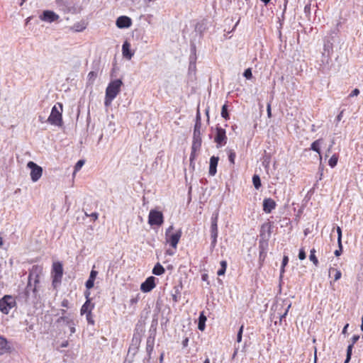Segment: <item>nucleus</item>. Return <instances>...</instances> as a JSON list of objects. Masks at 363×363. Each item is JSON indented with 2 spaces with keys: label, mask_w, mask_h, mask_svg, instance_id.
Listing matches in <instances>:
<instances>
[{
  "label": "nucleus",
  "mask_w": 363,
  "mask_h": 363,
  "mask_svg": "<svg viewBox=\"0 0 363 363\" xmlns=\"http://www.w3.org/2000/svg\"><path fill=\"white\" fill-rule=\"evenodd\" d=\"M122 84L123 82L121 79H115L108 84L104 100V105L106 106H109L111 104L113 100L121 91Z\"/></svg>",
  "instance_id": "obj_1"
},
{
  "label": "nucleus",
  "mask_w": 363,
  "mask_h": 363,
  "mask_svg": "<svg viewBox=\"0 0 363 363\" xmlns=\"http://www.w3.org/2000/svg\"><path fill=\"white\" fill-rule=\"evenodd\" d=\"M42 272V267L38 265L33 266L28 276V281L26 286V291L28 293L30 290L35 294L37 285L39 283V274Z\"/></svg>",
  "instance_id": "obj_2"
},
{
  "label": "nucleus",
  "mask_w": 363,
  "mask_h": 363,
  "mask_svg": "<svg viewBox=\"0 0 363 363\" xmlns=\"http://www.w3.org/2000/svg\"><path fill=\"white\" fill-rule=\"evenodd\" d=\"M62 104L60 103H57V105H55L51 111L50 115L47 119V122L50 124L56 125V126H62Z\"/></svg>",
  "instance_id": "obj_3"
},
{
  "label": "nucleus",
  "mask_w": 363,
  "mask_h": 363,
  "mask_svg": "<svg viewBox=\"0 0 363 363\" xmlns=\"http://www.w3.org/2000/svg\"><path fill=\"white\" fill-rule=\"evenodd\" d=\"M201 123L200 115L199 113H198L196 116V122L194 130L193 143L191 147L192 152L191 156H192L194 152L199 150L201 146Z\"/></svg>",
  "instance_id": "obj_4"
},
{
  "label": "nucleus",
  "mask_w": 363,
  "mask_h": 363,
  "mask_svg": "<svg viewBox=\"0 0 363 363\" xmlns=\"http://www.w3.org/2000/svg\"><path fill=\"white\" fill-rule=\"evenodd\" d=\"M15 306L16 301L11 296L6 295L0 299V311L4 314H9Z\"/></svg>",
  "instance_id": "obj_5"
},
{
  "label": "nucleus",
  "mask_w": 363,
  "mask_h": 363,
  "mask_svg": "<svg viewBox=\"0 0 363 363\" xmlns=\"http://www.w3.org/2000/svg\"><path fill=\"white\" fill-rule=\"evenodd\" d=\"M173 230V226H169L165 233V239L166 242L169 243L170 245L175 250L177 247V244L182 236L181 230H178L175 233L170 234L171 231Z\"/></svg>",
  "instance_id": "obj_6"
},
{
  "label": "nucleus",
  "mask_w": 363,
  "mask_h": 363,
  "mask_svg": "<svg viewBox=\"0 0 363 363\" xmlns=\"http://www.w3.org/2000/svg\"><path fill=\"white\" fill-rule=\"evenodd\" d=\"M63 275L62 264L59 262H54L52 264V284L56 287L60 282Z\"/></svg>",
  "instance_id": "obj_7"
},
{
  "label": "nucleus",
  "mask_w": 363,
  "mask_h": 363,
  "mask_svg": "<svg viewBox=\"0 0 363 363\" xmlns=\"http://www.w3.org/2000/svg\"><path fill=\"white\" fill-rule=\"evenodd\" d=\"M218 212H216L213 214L211 221V237L212 239L211 246L215 247L217 243V238L218 234Z\"/></svg>",
  "instance_id": "obj_8"
},
{
  "label": "nucleus",
  "mask_w": 363,
  "mask_h": 363,
  "mask_svg": "<svg viewBox=\"0 0 363 363\" xmlns=\"http://www.w3.org/2000/svg\"><path fill=\"white\" fill-rule=\"evenodd\" d=\"M27 167L30 169V178L33 182H36L40 179L43 174V169L41 167L35 162L30 161L27 164Z\"/></svg>",
  "instance_id": "obj_9"
},
{
  "label": "nucleus",
  "mask_w": 363,
  "mask_h": 363,
  "mask_svg": "<svg viewBox=\"0 0 363 363\" xmlns=\"http://www.w3.org/2000/svg\"><path fill=\"white\" fill-rule=\"evenodd\" d=\"M163 214L160 211L151 210L148 216V223L150 225H161L163 223Z\"/></svg>",
  "instance_id": "obj_10"
},
{
  "label": "nucleus",
  "mask_w": 363,
  "mask_h": 363,
  "mask_svg": "<svg viewBox=\"0 0 363 363\" xmlns=\"http://www.w3.org/2000/svg\"><path fill=\"white\" fill-rule=\"evenodd\" d=\"M216 134L214 138L215 143L217 144V147H222L225 145L227 143V136L225 133V130L220 128H216Z\"/></svg>",
  "instance_id": "obj_11"
},
{
  "label": "nucleus",
  "mask_w": 363,
  "mask_h": 363,
  "mask_svg": "<svg viewBox=\"0 0 363 363\" xmlns=\"http://www.w3.org/2000/svg\"><path fill=\"white\" fill-rule=\"evenodd\" d=\"M40 18L43 21L52 23L57 21L60 18V16L52 11L46 10L43 12L41 16H40Z\"/></svg>",
  "instance_id": "obj_12"
},
{
  "label": "nucleus",
  "mask_w": 363,
  "mask_h": 363,
  "mask_svg": "<svg viewBox=\"0 0 363 363\" xmlns=\"http://www.w3.org/2000/svg\"><path fill=\"white\" fill-rule=\"evenodd\" d=\"M155 277H150L140 285V290L143 292H150L155 287Z\"/></svg>",
  "instance_id": "obj_13"
},
{
  "label": "nucleus",
  "mask_w": 363,
  "mask_h": 363,
  "mask_svg": "<svg viewBox=\"0 0 363 363\" xmlns=\"http://www.w3.org/2000/svg\"><path fill=\"white\" fill-rule=\"evenodd\" d=\"M55 4L57 7L64 13H70L74 11V8L67 0H56Z\"/></svg>",
  "instance_id": "obj_14"
},
{
  "label": "nucleus",
  "mask_w": 363,
  "mask_h": 363,
  "mask_svg": "<svg viewBox=\"0 0 363 363\" xmlns=\"http://www.w3.org/2000/svg\"><path fill=\"white\" fill-rule=\"evenodd\" d=\"M116 25L119 28H127L132 25V20L126 16H121L117 18Z\"/></svg>",
  "instance_id": "obj_15"
},
{
  "label": "nucleus",
  "mask_w": 363,
  "mask_h": 363,
  "mask_svg": "<svg viewBox=\"0 0 363 363\" xmlns=\"http://www.w3.org/2000/svg\"><path fill=\"white\" fill-rule=\"evenodd\" d=\"M153 348H154V338L151 337H149L147 339V342H146V352H147V358H145L143 360V363H148L149 362L150 359L151 353L153 351Z\"/></svg>",
  "instance_id": "obj_16"
},
{
  "label": "nucleus",
  "mask_w": 363,
  "mask_h": 363,
  "mask_svg": "<svg viewBox=\"0 0 363 363\" xmlns=\"http://www.w3.org/2000/svg\"><path fill=\"white\" fill-rule=\"evenodd\" d=\"M276 207V203L272 199H265L263 201V210L265 213H269Z\"/></svg>",
  "instance_id": "obj_17"
},
{
  "label": "nucleus",
  "mask_w": 363,
  "mask_h": 363,
  "mask_svg": "<svg viewBox=\"0 0 363 363\" xmlns=\"http://www.w3.org/2000/svg\"><path fill=\"white\" fill-rule=\"evenodd\" d=\"M89 295V293H87L86 298H88ZM94 305L91 303L90 299L87 298L86 302L82 305V306L81 308V311H80L81 315L91 313V311L94 308Z\"/></svg>",
  "instance_id": "obj_18"
},
{
  "label": "nucleus",
  "mask_w": 363,
  "mask_h": 363,
  "mask_svg": "<svg viewBox=\"0 0 363 363\" xmlns=\"http://www.w3.org/2000/svg\"><path fill=\"white\" fill-rule=\"evenodd\" d=\"M122 53L125 58L130 60L134 53L130 50V44L125 41L122 46Z\"/></svg>",
  "instance_id": "obj_19"
},
{
  "label": "nucleus",
  "mask_w": 363,
  "mask_h": 363,
  "mask_svg": "<svg viewBox=\"0 0 363 363\" xmlns=\"http://www.w3.org/2000/svg\"><path fill=\"white\" fill-rule=\"evenodd\" d=\"M219 158L218 157L212 156L210 158V165H209V174L211 176H214L216 174L217 165L218 162Z\"/></svg>",
  "instance_id": "obj_20"
},
{
  "label": "nucleus",
  "mask_w": 363,
  "mask_h": 363,
  "mask_svg": "<svg viewBox=\"0 0 363 363\" xmlns=\"http://www.w3.org/2000/svg\"><path fill=\"white\" fill-rule=\"evenodd\" d=\"M11 347L6 338L0 336V356L10 352Z\"/></svg>",
  "instance_id": "obj_21"
},
{
  "label": "nucleus",
  "mask_w": 363,
  "mask_h": 363,
  "mask_svg": "<svg viewBox=\"0 0 363 363\" xmlns=\"http://www.w3.org/2000/svg\"><path fill=\"white\" fill-rule=\"evenodd\" d=\"M62 320L66 324V325L69 327L71 334L75 333V323L72 319L67 316H62L59 319V320Z\"/></svg>",
  "instance_id": "obj_22"
},
{
  "label": "nucleus",
  "mask_w": 363,
  "mask_h": 363,
  "mask_svg": "<svg viewBox=\"0 0 363 363\" xmlns=\"http://www.w3.org/2000/svg\"><path fill=\"white\" fill-rule=\"evenodd\" d=\"M323 143V139L320 138L318 140H315L311 145V150L318 152L320 155V146Z\"/></svg>",
  "instance_id": "obj_23"
},
{
  "label": "nucleus",
  "mask_w": 363,
  "mask_h": 363,
  "mask_svg": "<svg viewBox=\"0 0 363 363\" xmlns=\"http://www.w3.org/2000/svg\"><path fill=\"white\" fill-rule=\"evenodd\" d=\"M164 272V268L160 263H157L152 269V273L157 276L163 274Z\"/></svg>",
  "instance_id": "obj_24"
},
{
  "label": "nucleus",
  "mask_w": 363,
  "mask_h": 363,
  "mask_svg": "<svg viewBox=\"0 0 363 363\" xmlns=\"http://www.w3.org/2000/svg\"><path fill=\"white\" fill-rule=\"evenodd\" d=\"M332 273H334V281L339 280L342 277V273L339 269H337L335 268H330L329 269V275H330Z\"/></svg>",
  "instance_id": "obj_25"
},
{
  "label": "nucleus",
  "mask_w": 363,
  "mask_h": 363,
  "mask_svg": "<svg viewBox=\"0 0 363 363\" xmlns=\"http://www.w3.org/2000/svg\"><path fill=\"white\" fill-rule=\"evenodd\" d=\"M140 342H141V336H140V335L138 334V333H135L133 335V339H132L130 345H133V346L140 347Z\"/></svg>",
  "instance_id": "obj_26"
},
{
  "label": "nucleus",
  "mask_w": 363,
  "mask_h": 363,
  "mask_svg": "<svg viewBox=\"0 0 363 363\" xmlns=\"http://www.w3.org/2000/svg\"><path fill=\"white\" fill-rule=\"evenodd\" d=\"M97 77V73L94 71H91L87 75V84L92 85Z\"/></svg>",
  "instance_id": "obj_27"
},
{
  "label": "nucleus",
  "mask_w": 363,
  "mask_h": 363,
  "mask_svg": "<svg viewBox=\"0 0 363 363\" xmlns=\"http://www.w3.org/2000/svg\"><path fill=\"white\" fill-rule=\"evenodd\" d=\"M206 320V317L203 313H201L199 316V324H198V328L201 331L204 330V329H205Z\"/></svg>",
  "instance_id": "obj_28"
},
{
  "label": "nucleus",
  "mask_w": 363,
  "mask_h": 363,
  "mask_svg": "<svg viewBox=\"0 0 363 363\" xmlns=\"http://www.w3.org/2000/svg\"><path fill=\"white\" fill-rule=\"evenodd\" d=\"M252 182L255 188L259 189L261 186V180L257 174H255L252 177Z\"/></svg>",
  "instance_id": "obj_29"
},
{
  "label": "nucleus",
  "mask_w": 363,
  "mask_h": 363,
  "mask_svg": "<svg viewBox=\"0 0 363 363\" xmlns=\"http://www.w3.org/2000/svg\"><path fill=\"white\" fill-rule=\"evenodd\" d=\"M338 156L337 155H333L328 161V164L330 167L334 168L337 163Z\"/></svg>",
  "instance_id": "obj_30"
},
{
  "label": "nucleus",
  "mask_w": 363,
  "mask_h": 363,
  "mask_svg": "<svg viewBox=\"0 0 363 363\" xmlns=\"http://www.w3.org/2000/svg\"><path fill=\"white\" fill-rule=\"evenodd\" d=\"M315 249H312L310 252V256H309V259L311 262H313V263L315 265V266H318V260L315 255Z\"/></svg>",
  "instance_id": "obj_31"
},
{
  "label": "nucleus",
  "mask_w": 363,
  "mask_h": 363,
  "mask_svg": "<svg viewBox=\"0 0 363 363\" xmlns=\"http://www.w3.org/2000/svg\"><path fill=\"white\" fill-rule=\"evenodd\" d=\"M220 266L221 268L217 272V274L218 276H222L225 274L226 267H227V262L226 261H221L220 262Z\"/></svg>",
  "instance_id": "obj_32"
},
{
  "label": "nucleus",
  "mask_w": 363,
  "mask_h": 363,
  "mask_svg": "<svg viewBox=\"0 0 363 363\" xmlns=\"http://www.w3.org/2000/svg\"><path fill=\"white\" fill-rule=\"evenodd\" d=\"M221 116L225 119L228 120L229 118V115L227 111V105H223L221 110Z\"/></svg>",
  "instance_id": "obj_33"
},
{
  "label": "nucleus",
  "mask_w": 363,
  "mask_h": 363,
  "mask_svg": "<svg viewBox=\"0 0 363 363\" xmlns=\"http://www.w3.org/2000/svg\"><path fill=\"white\" fill-rule=\"evenodd\" d=\"M138 349L139 347L130 345L128 349V354H132V355L134 356L138 352Z\"/></svg>",
  "instance_id": "obj_34"
},
{
  "label": "nucleus",
  "mask_w": 363,
  "mask_h": 363,
  "mask_svg": "<svg viewBox=\"0 0 363 363\" xmlns=\"http://www.w3.org/2000/svg\"><path fill=\"white\" fill-rule=\"evenodd\" d=\"M235 152L233 150H230L228 153V159L230 162L233 164L235 163Z\"/></svg>",
  "instance_id": "obj_35"
},
{
  "label": "nucleus",
  "mask_w": 363,
  "mask_h": 363,
  "mask_svg": "<svg viewBox=\"0 0 363 363\" xmlns=\"http://www.w3.org/2000/svg\"><path fill=\"white\" fill-rule=\"evenodd\" d=\"M84 164V160H79L74 166V173L78 172L82 167V166Z\"/></svg>",
  "instance_id": "obj_36"
},
{
  "label": "nucleus",
  "mask_w": 363,
  "mask_h": 363,
  "mask_svg": "<svg viewBox=\"0 0 363 363\" xmlns=\"http://www.w3.org/2000/svg\"><path fill=\"white\" fill-rule=\"evenodd\" d=\"M243 76L247 79H250L252 77V71H251V69L250 68H248L247 69H245V71L243 73Z\"/></svg>",
  "instance_id": "obj_37"
},
{
  "label": "nucleus",
  "mask_w": 363,
  "mask_h": 363,
  "mask_svg": "<svg viewBox=\"0 0 363 363\" xmlns=\"http://www.w3.org/2000/svg\"><path fill=\"white\" fill-rule=\"evenodd\" d=\"M289 258L287 256H284L283 260H282V266L281 269V274L284 272V267L288 264Z\"/></svg>",
  "instance_id": "obj_38"
},
{
  "label": "nucleus",
  "mask_w": 363,
  "mask_h": 363,
  "mask_svg": "<svg viewBox=\"0 0 363 363\" xmlns=\"http://www.w3.org/2000/svg\"><path fill=\"white\" fill-rule=\"evenodd\" d=\"M94 267H95V266H93V268H92L91 272H90V275H89V279H91V280H94V281L95 280V279H96V276L98 274V272L94 269Z\"/></svg>",
  "instance_id": "obj_39"
},
{
  "label": "nucleus",
  "mask_w": 363,
  "mask_h": 363,
  "mask_svg": "<svg viewBox=\"0 0 363 363\" xmlns=\"http://www.w3.org/2000/svg\"><path fill=\"white\" fill-rule=\"evenodd\" d=\"M337 243L338 245H340V242H342V230L340 227H337Z\"/></svg>",
  "instance_id": "obj_40"
},
{
  "label": "nucleus",
  "mask_w": 363,
  "mask_h": 363,
  "mask_svg": "<svg viewBox=\"0 0 363 363\" xmlns=\"http://www.w3.org/2000/svg\"><path fill=\"white\" fill-rule=\"evenodd\" d=\"M291 303H289V304L287 305V307H286V310H285V312H284L283 314L279 315V320H280V322H281V321L283 320V318H284L286 317V315H287L288 311H289V308H291Z\"/></svg>",
  "instance_id": "obj_41"
},
{
  "label": "nucleus",
  "mask_w": 363,
  "mask_h": 363,
  "mask_svg": "<svg viewBox=\"0 0 363 363\" xmlns=\"http://www.w3.org/2000/svg\"><path fill=\"white\" fill-rule=\"evenodd\" d=\"M242 332H243V325H242L240 328L239 331L238 333V335H237V342H240L242 341Z\"/></svg>",
  "instance_id": "obj_42"
},
{
  "label": "nucleus",
  "mask_w": 363,
  "mask_h": 363,
  "mask_svg": "<svg viewBox=\"0 0 363 363\" xmlns=\"http://www.w3.org/2000/svg\"><path fill=\"white\" fill-rule=\"evenodd\" d=\"M94 281L88 279V280L86 281L85 286L87 289H90L94 287Z\"/></svg>",
  "instance_id": "obj_43"
},
{
  "label": "nucleus",
  "mask_w": 363,
  "mask_h": 363,
  "mask_svg": "<svg viewBox=\"0 0 363 363\" xmlns=\"http://www.w3.org/2000/svg\"><path fill=\"white\" fill-rule=\"evenodd\" d=\"M86 320L87 322L91 324V325H94V320L92 318V313H86Z\"/></svg>",
  "instance_id": "obj_44"
},
{
  "label": "nucleus",
  "mask_w": 363,
  "mask_h": 363,
  "mask_svg": "<svg viewBox=\"0 0 363 363\" xmlns=\"http://www.w3.org/2000/svg\"><path fill=\"white\" fill-rule=\"evenodd\" d=\"M306 252H305L304 250L303 249H301L299 250V253H298V258H299V259L303 260V259H306Z\"/></svg>",
  "instance_id": "obj_45"
},
{
  "label": "nucleus",
  "mask_w": 363,
  "mask_h": 363,
  "mask_svg": "<svg viewBox=\"0 0 363 363\" xmlns=\"http://www.w3.org/2000/svg\"><path fill=\"white\" fill-rule=\"evenodd\" d=\"M354 345H348L347 347V359H351V355H352V347H353Z\"/></svg>",
  "instance_id": "obj_46"
},
{
  "label": "nucleus",
  "mask_w": 363,
  "mask_h": 363,
  "mask_svg": "<svg viewBox=\"0 0 363 363\" xmlns=\"http://www.w3.org/2000/svg\"><path fill=\"white\" fill-rule=\"evenodd\" d=\"M338 246H339V249L336 250L334 252L335 255L337 257L340 256V254L342 253V242H340V245H338Z\"/></svg>",
  "instance_id": "obj_47"
},
{
  "label": "nucleus",
  "mask_w": 363,
  "mask_h": 363,
  "mask_svg": "<svg viewBox=\"0 0 363 363\" xmlns=\"http://www.w3.org/2000/svg\"><path fill=\"white\" fill-rule=\"evenodd\" d=\"M359 338V336L358 335H353L352 337V343L350 345H354L357 342Z\"/></svg>",
  "instance_id": "obj_48"
},
{
  "label": "nucleus",
  "mask_w": 363,
  "mask_h": 363,
  "mask_svg": "<svg viewBox=\"0 0 363 363\" xmlns=\"http://www.w3.org/2000/svg\"><path fill=\"white\" fill-rule=\"evenodd\" d=\"M359 94V90L358 89H354L351 94H350V96L353 97L356 96Z\"/></svg>",
  "instance_id": "obj_49"
},
{
  "label": "nucleus",
  "mask_w": 363,
  "mask_h": 363,
  "mask_svg": "<svg viewBox=\"0 0 363 363\" xmlns=\"http://www.w3.org/2000/svg\"><path fill=\"white\" fill-rule=\"evenodd\" d=\"M267 116L269 118H271L272 116V111H271V104H268L267 106Z\"/></svg>",
  "instance_id": "obj_50"
},
{
  "label": "nucleus",
  "mask_w": 363,
  "mask_h": 363,
  "mask_svg": "<svg viewBox=\"0 0 363 363\" xmlns=\"http://www.w3.org/2000/svg\"><path fill=\"white\" fill-rule=\"evenodd\" d=\"M86 216H90V217L93 218H94V220H97V219H98V217H99V214H98V213H96V212L92 213H91L90 215H89V214L86 213Z\"/></svg>",
  "instance_id": "obj_51"
},
{
  "label": "nucleus",
  "mask_w": 363,
  "mask_h": 363,
  "mask_svg": "<svg viewBox=\"0 0 363 363\" xmlns=\"http://www.w3.org/2000/svg\"><path fill=\"white\" fill-rule=\"evenodd\" d=\"M61 306L65 308H68L69 307V301L67 299H64L61 303Z\"/></svg>",
  "instance_id": "obj_52"
},
{
  "label": "nucleus",
  "mask_w": 363,
  "mask_h": 363,
  "mask_svg": "<svg viewBox=\"0 0 363 363\" xmlns=\"http://www.w3.org/2000/svg\"><path fill=\"white\" fill-rule=\"evenodd\" d=\"M188 344H189V338L185 337L182 341V345L184 347H186L188 346Z\"/></svg>",
  "instance_id": "obj_53"
},
{
  "label": "nucleus",
  "mask_w": 363,
  "mask_h": 363,
  "mask_svg": "<svg viewBox=\"0 0 363 363\" xmlns=\"http://www.w3.org/2000/svg\"><path fill=\"white\" fill-rule=\"evenodd\" d=\"M348 327H349V324H346L345 325V327L343 328L342 331V334L345 335L347 333Z\"/></svg>",
  "instance_id": "obj_54"
},
{
  "label": "nucleus",
  "mask_w": 363,
  "mask_h": 363,
  "mask_svg": "<svg viewBox=\"0 0 363 363\" xmlns=\"http://www.w3.org/2000/svg\"><path fill=\"white\" fill-rule=\"evenodd\" d=\"M317 362V348L314 347V363Z\"/></svg>",
  "instance_id": "obj_55"
},
{
  "label": "nucleus",
  "mask_w": 363,
  "mask_h": 363,
  "mask_svg": "<svg viewBox=\"0 0 363 363\" xmlns=\"http://www.w3.org/2000/svg\"><path fill=\"white\" fill-rule=\"evenodd\" d=\"M343 111H341L337 116V121H340L342 118Z\"/></svg>",
  "instance_id": "obj_56"
},
{
  "label": "nucleus",
  "mask_w": 363,
  "mask_h": 363,
  "mask_svg": "<svg viewBox=\"0 0 363 363\" xmlns=\"http://www.w3.org/2000/svg\"><path fill=\"white\" fill-rule=\"evenodd\" d=\"M166 254L169 255H173L174 254V251L172 250H167L166 251Z\"/></svg>",
  "instance_id": "obj_57"
},
{
  "label": "nucleus",
  "mask_w": 363,
  "mask_h": 363,
  "mask_svg": "<svg viewBox=\"0 0 363 363\" xmlns=\"http://www.w3.org/2000/svg\"><path fill=\"white\" fill-rule=\"evenodd\" d=\"M331 146H329V147L328 148V150H326V153H325V157H328L329 154L331 152Z\"/></svg>",
  "instance_id": "obj_58"
},
{
  "label": "nucleus",
  "mask_w": 363,
  "mask_h": 363,
  "mask_svg": "<svg viewBox=\"0 0 363 363\" xmlns=\"http://www.w3.org/2000/svg\"><path fill=\"white\" fill-rule=\"evenodd\" d=\"M68 346V342L67 341H65L62 343L61 345V347H67Z\"/></svg>",
  "instance_id": "obj_59"
},
{
  "label": "nucleus",
  "mask_w": 363,
  "mask_h": 363,
  "mask_svg": "<svg viewBox=\"0 0 363 363\" xmlns=\"http://www.w3.org/2000/svg\"><path fill=\"white\" fill-rule=\"evenodd\" d=\"M329 48H330V45H327V44L324 45V50L325 51H328L329 52Z\"/></svg>",
  "instance_id": "obj_60"
},
{
  "label": "nucleus",
  "mask_w": 363,
  "mask_h": 363,
  "mask_svg": "<svg viewBox=\"0 0 363 363\" xmlns=\"http://www.w3.org/2000/svg\"><path fill=\"white\" fill-rule=\"evenodd\" d=\"M39 121L41 122V123H44L46 121L45 120V118L42 116H39Z\"/></svg>",
  "instance_id": "obj_61"
},
{
  "label": "nucleus",
  "mask_w": 363,
  "mask_h": 363,
  "mask_svg": "<svg viewBox=\"0 0 363 363\" xmlns=\"http://www.w3.org/2000/svg\"><path fill=\"white\" fill-rule=\"evenodd\" d=\"M265 4H267L271 0H261Z\"/></svg>",
  "instance_id": "obj_62"
},
{
  "label": "nucleus",
  "mask_w": 363,
  "mask_h": 363,
  "mask_svg": "<svg viewBox=\"0 0 363 363\" xmlns=\"http://www.w3.org/2000/svg\"><path fill=\"white\" fill-rule=\"evenodd\" d=\"M4 242H3V239L0 236V247H1L3 245Z\"/></svg>",
  "instance_id": "obj_63"
},
{
  "label": "nucleus",
  "mask_w": 363,
  "mask_h": 363,
  "mask_svg": "<svg viewBox=\"0 0 363 363\" xmlns=\"http://www.w3.org/2000/svg\"><path fill=\"white\" fill-rule=\"evenodd\" d=\"M203 363H210V359H209L208 358H206V359L204 360Z\"/></svg>",
  "instance_id": "obj_64"
}]
</instances>
